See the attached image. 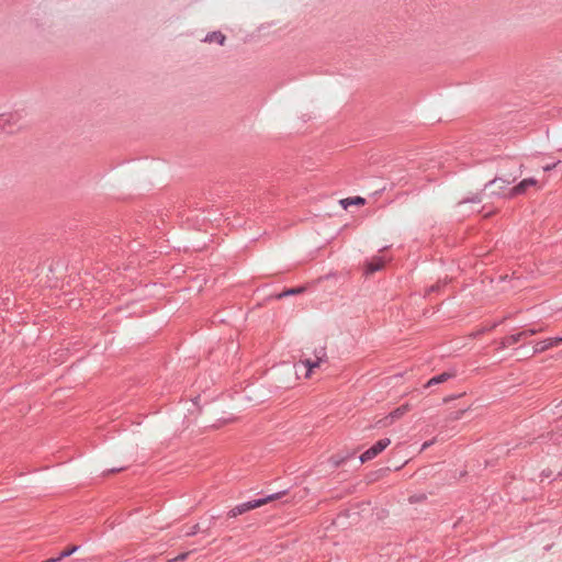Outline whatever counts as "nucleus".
<instances>
[{"instance_id": "18", "label": "nucleus", "mask_w": 562, "mask_h": 562, "mask_svg": "<svg viewBox=\"0 0 562 562\" xmlns=\"http://www.w3.org/2000/svg\"><path fill=\"white\" fill-rule=\"evenodd\" d=\"M434 441H426L424 442L423 447H422V450H425L427 449L428 447H430L432 445Z\"/></svg>"}, {"instance_id": "9", "label": "nucleus", "mask_w": 562, "mask_h": 562, "mask_svg": "<svg viewBox=\"0 0 562 562\" xmlns=\"http://www.w3.org/2000/svg\"><path fill=\"white\" fill-rule=\"evenodd\" d=\"M226 41V37L223 33L221 32H212L210 34H207L204 38V42L206 43H213V42H216L218 43L220 45H224Z\"/></svg>"}, {"instance_id": "10", "label": "nucleus", "mask_w": 562, "mask_h": 562, "mask_svg": "<svg viewBox=\"0 0 562 562\" xmlns=\"http://www.w3.org/2000/svg\"><path fill=\"white\" fill-rule=\"evenodd\" d=\"M366 200L361 196L348 198L341 201V204L345 209L349 205H363Z\"/></svg>"}, {"instance_id": "12", "label": "nucleus", "mask_w": 562, "mask_h": 562, "mask_svg": "<svg viewBox=\"0 0 562 562\" xmlns=\"http://www.w3.org/2000/svg\"><path fill=\"white\" fill-rule=\"evenodd\" d=\"M509 184V181H506L502 178H496L493 181H491L487 187H497V189H504Z\"/></svg>"}, {"instance_id": "16", "label": "nucleus", "mask_w": 562, "mask_h": 562, "mask_svg": "<svg viewBox=\"0 0 562 562\" xmlns=\"http://www.w3.org/2000/svg\"><path fill=\"white\" fill-rule=\"evenodd\" d=\"M198 529H199V526L194 525L193 527H191L190 531L187 532V536L195 535L198 532Z\"/></svg>"}, {"instance_id": "17", "label": "nucleus", "mask_w": 562, "mask_h": 562, "mask_svg": "<svg viewBox=\"0 0 562 562\" xmlns=\"http://www.w3.org/2000/svg\"><path fill=\"white\" fill-rule=\"evenodd\" d=\"M555 166H557V164H553V165H547V166H544V167H543V170H544V171L552 170Z\"/></svg>"}, {"instance_id": "11", "label": "nucleus", "mask_w": 562, "mask_h": 562, "mask_svg": "<svg viewBox=\"0 0 562 562\" xmlns=\"http://www.w3.org/2000/svg\"><path fill=\"white\" fill-rule=\"evenodd\" d=\"M527 336V331H520L518 334H515V335H510L508 336L506 339H505V342L506 345L510 346V345H514V344H517L522 337H526Z\"/></svg>"}, {"instance_id": "13", "label": "nucleus", "mask_w": 562, "mask_h": 562, "mask_svg": "<svg viewBox=\"0 0 562 562\" xmlns=\"http://www.w3.org/2000/svg\"><path fill=\"white\" fill-rule=\"evenodd\" d=\"M76 550H77V547H76V546H75V547H71V548H69V549L64 550V551L60 553V555L57 558V560H59V561H60L61 559H64V558H66V557H68V555H70V554H72L74 552H76Z\"/></svg>"}, {"instance_id": "19", "label": "nucleus", "mask_w": 562, "mask_h": 562, "mask_svg": "<svg viewBox=\"0 0 562 562\" xmlns=\"http://www.w3.org/2000/svg\"><path fill=\"white\" fill-rule=\"evenodd\" d=\"M526 331H527V336H528V335H535V334H537L539 330H537V329H528V330H526Z\"/></svg>"}, {"instance_id": "1", "label": "nucleus", "mask_w": 562, "mask_h": 562, "mask_svg": "<svg viewBox=\"0 0 562 562\" xmlns=\"http://www.w3.org/2000/svg\"><path fill=\"white\" fill-rule=\"evenodd\" d=\"M327 360L326 347L322 346L315 348L312 352H302L299 364H303L306 368L305 378L310 379L315 369L321 368Z\"/></svg>"}, {"instance_id": "14", "label": "nucleus", "mask_w": 562, "mask_h": 562, "mask_svg": "<svg viewBox=\"0 0 562 562\" xmlns=\"http://www.w3.org/2000/svg\"><path fill=\"white\" fill-rule=\"evenodd\" d=\"M302 292V289H291L286 292H284L283 294L280 295L281 296H285V295H290V294H296V293H301Z\"/></svg>"}, {"instance_id": "3", "label": "nucleus", "mask_w": 562, "mask_h": 562, "mask_svg": "<svg viewBox=\"0 0 562 562\" xmlns=\"http://www.w3.org/2000/svg\"><path fill=\"white\" fill-rule=\"evenodd\" d=\"M390 443H391V440L389 438H384V439L376 441L370 449H368L367 451H364L361 454V457H360L361 462L364 463L367 461L372 460L378 454H380L386 447H389Z\"/></svg>"}, {"instance_id": "5", "label": "nucleus", "mask_w": 562, "mask_h": 562, "mask_svg": "<svg viewBox=\"0 0 562 562\" xmlns=\"http://www.w3.org/2000/svg\"><path fill=\"white\" fill-rule=\"evenodd\" d=\"M560 344H562V337L548 338V339L537 342L535 345L533 351H535V353H540L550 348L557 347Z\"/></svg>"}, {"instance_id": "8", "label": "nucleus", "mask_w": 562, "mask_h": 562, "mask_svg": "<svg viewBox=\"0 0 562 562\" xmlns=\"http://www.w3.org/2000/svg\"><path fill=\"white\" fill-rule=\"evenodd\" d=\"M409 411V406L403 405L401 407H397L395 411H393L387 417L386 420H389L387 425H391L394 420L401 418Z\"/></svg>"}, {"instance_id": "15", "label": "nucleus", "mask_w": 562, "mask_h": 562, "mask_svg": "<svg viewBox=\"0 0 562 562\" xmlns=\"http://www.w3.org/2000/svg\"><path fill=\"white\" fill-rule=\"evenodd\" d=\"M190 552H186V553H182L180 555H178L177 558H175L173 560H170L169 562H173V561H184L187 559V557L189 555Z\"/></svg>"}, {"instance_id": "2", "label": "nucleus", "mask_w": 562, "mask_h": 562, "mask_svg": "<svg viewBox=\"0 0 562 562\" xmlns=\"http://www.w3.org/2000/svg\"><path fill=\"white\" fill-rule=\"evenodd\" d=\"M282 495H283V493H276V494H271L265 498H260V499H256V501H251V502H247V503L237 505L229 510L228 516L237 517L238 515H241L248 510L261 507L270 502L279 499Z\"/></svg>"}, {"instance_id": "6", "label": "nucleus", "mask_w": 562, "mask_h": 562, "mask_svg": "<svg viewBox=\"0 0 562 562\" xmlns=\"http://www.w3.org/2000/svg\"><path fill=\"white\" fill-rule=\"evenodd\" d=\"M384 266V260L380 257L372 258L366 266V273L371 274L381 270Z\"/></svg>"}, {"instance_id": "4", "label": "nucleus", "mask_w": 562, "mask_h": 562, "mask_svg": "<svg viewBox=\"0 0 562 562\" xmlns=\"http://www.w3.org/2000/svg\"><path fill=\"white\" fill-rule=\"evenodd\" d=\"M537 186H538V181L536 179H533V178L524 179L522 181H520L517 186H515L510 190L509 196L514 198L516 195L522 194L530 187H537Z\"/></svg>"}, {"instance_id": "7", "label": "nucleus", "mask_w": 562, "mask_h": 562, "mask_svg": "<svg viewBox=\"0 0 562 562\" xmlns=\"http://www.w3.org/2000/svg\"><path fill=\"white\" fill-rule=\"evenodd\" d=\"M454 375H456L454 372H443V373H441L439 375H436V376L431 378L427 382L426 387H430L432 385H437V384L443 383V382L452 379Z\"/></svg>"}]
</instances>
